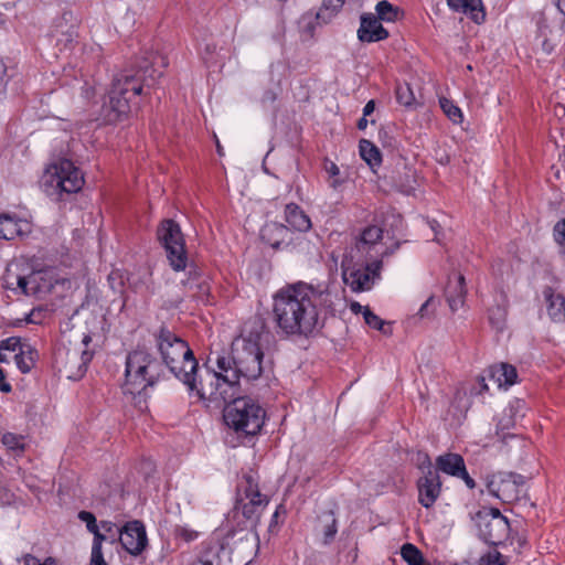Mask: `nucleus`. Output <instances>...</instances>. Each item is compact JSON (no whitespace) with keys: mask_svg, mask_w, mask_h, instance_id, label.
I'll use <instances>...</instances> for the list:
<instances>
[{"mask_svg":"<svg viewBox=\"0 0 565 565\" xmlns=\"http://www.w3.org/2000/svg\"><path fill=\"white\" fill-rule=\"evenodd\" d=\"M331 308V294L322 285L287 284L273 297L274 320L285 337L313 335L323 327Z\"/></svg>","mask_w":565,"mask_h":565,"instance_id":"1","label":"nucleus"},{"mask_svg":"<svg viewBox=\"0 0 565 565\" xmlns=\"http://www.w3.org/2000/svg\"><path fill=\"white\" fill-rule=\"evenodd\" d=\"M162 73L152 66H143L136 73L124 72L118 74L108 94V99L103 104L102 117L105 122L114 124L128 115L131 105L143 92V87H153Z\"/></svg>","mask_w":565,"mask_h":565,"instance_id":"2","label":"nucleus"},{"mask_svg":"<svg viewBox=\"0 0 565 565\" xmlns=\"http://www.w3.org/2000/svg\"><path fill=\"white\" fill-rule=\"evenodd\" d=\"M56 281L53 269H35L28 259L22 257L9 262L1 276L2 288L14 296L43 298L51 292Z\"/></svg>","mask_w":565,"mask_h":565,"instance_id":"3","label":"nucleus"},{"mask_svg":"<svg viewBox=\"0 0 565 565\" xmlns=\"http://www.w3.org/2000/svg\"><path fill=\"white\" fill-rule=\"evenodd\" d=\"M263 352L258 343L252 339L236 340L232 345L231 356H218L217 369L230 374L231 381L237 386L241 379L256 380L263 372Z\"/></svg>","mask_w":565,"mask_h":565,"instance_id":"4","label":"nucleus"},{"mask_svg":"<svg viewBox=\"0 0 565 565\" xmlns=\"http://www.w3.org/2000/svg\"><path fill=\"white\" fill-rule=\"evenodd\" d=\"M158 351L170 372L183 384L193 383L190 373L199 369L189 344L167 328L156 334Z\"/></svg>","mask_w":565,"mask_h":565,"instance_id":"5","label":"nucleus"},{"mask_svg":"<svg viewBox=\"0 0 565 565\" xmlns=\"http://www.w3.org/2000/svg\"><path fill=\"white\" fill-rule=\"evenodd\" d=\"M160 373L161 364L150 352L140 348L131 351L126 358L125 393H141L158 382Z\"/></svg>","mask_w":565,"mask_h":565,"instance_id":"6","label":"nucleus"},{"mask_svg":"<svg viewBox=\"0 0 565 565\" xmlns=\"http://www.w3.org/2000/svg\"><path fill=\"white\" fill-rule=\"evenodd\" d=\"M264 408L250 397L233 398L223 412L224 423L235 433L244 436L258 434L265 423Z\"/></svg>","mask_w":565,"mask_h":565,"instance_id":"7","label":"nucleus"},{"mask_svg":"<svg viewBox=\"0 0 565 565\" xmlns=\"http://www.w3.org/2000/svg\"><path fill=\"white\" fill-rule=\"evenodd\" d=\"M193 383L184 384L190 394H195L201 401L214 403L216 406L233 398L236 385L230 379V374L217 369L206 370L199 374L198 370L190 373Z\"/></svg>","mask_w":565,"mask_h":565,"instance_id":"8","label":"nucleus"},{"mask_svg":"<svg viewBox=\"0 0 565 565\" xmlns=\"http://www.w3.org/2000/svg\"><path fill=\"white\" fill-rule=\"evenodd\" d=\"M84 182L82 171L68 159H60L50 164L42 177L45 193L56 200L64 193H77Z\"/></svg>","mask_w":565,"mask_h":565,"instance_id":"9","label":"nucleus"},{"mask_svg":"<svg viewBox=\"0 0 565 565\" xmlns=\"http://www.w3.org/2000/svg\"><path fill=\"white\" fill-rule=\"evenodd\" d=\"M269 503L267 495L263 494L255 473H245L237 486L236 510H241L244 518L253 527Z\"/></svg>","mask_w":565,"mask_h":565,"instance_id":"10","label":"nucleus"},{"mask_svg":"<svg viewBox=\"0 0 565 565\" xmlns=\"http://www.w3.org/2000/svg\"><path fill=\"white\" fill-rule=\"evenodd\" d=\"M157 235L166 250L167 259L171 268L175 271L185 270L189 257L180 225L173 220H164L159 225Z\"/></svg>","mask_w":565,"mask_h":565,"instance_id":"11","label":"nucleus"},{"mask_svg":"<svg viewBox=\"0 0 565 565\" xmlns=\"http://www.w3.org/2000/svg\"><path fill=\"white\" fill-rule=\"evenodd\" d=\"M487 490L503 503H513L525 495V479L513 472H497L487 477Z\"/></svg>","mask_w":565,"mask_h":565,"instance_id":"12","label":"nucleus"},{"mask_svg":"<svg viewBox=\"0 0 565 565\" xmlns=\"http://www.w3.org/2000/svg\"><path fill=\"white\" fill-rule=\"evenodd\" d=\"M342 278L344 284L354 292L367 291L380 278L382 260L377 259L366 265L352 264L347 258L342 262Z\"/></svg>","mask_w":565,"mask_h":565,"instance_id":"13","label":"nucleus"},{"mask_svg":"<svg viewBox=\"0 0 565 565\" xmlns=\"http://www.w3.org/2000/svg\"><path fill=\"white\" fill-rule=\"evenodd\" d=\"M478 533L481 540L491 545L504 543L510 535V523L498 509L477 514Z\"/></svg>","mask_w":565,"mask_h":565,"instance_id":"14","label":"nucleus"},{"mask_svg":"<svg viewBox=\"0 0 565 565\" xmlns=\"http://www.w3.org/2000/svg\"><path fill=\"white\" fill-rule=\"evenodd\" d=\"M224 541L233 557L232 565H247L253 559L258 546L256 532L247 527L230 532Z\"/></svg>","mask_w":565,"mask_h":565,"instance_id":"15","label":"nucleus"},{"mask_svg":"<svg viewBox=\"0 0 565 565\" xmlns=\"http://www.w3.org/2000/svg\"><path fill=\"white\" fill-rule=\"evenodd\" d=\"M233 557L227 550L224 537L213 535L202 542L194 565H232Z\"/></svg>","mask_w":565,"mask_h":565,"instance_id":"16","label":"nucleus"},{"mask_svg":"<svg viewBox=\"0 0 565 565\" xmlns=\"http://www.w3.org/2000/svg\"><path fill=\"white\" fill-rule=\"evenodd\" d=\"M118 540L121 546L132 556L140 555L148 544L145 525L138 520L127 522L121 527Z\"/></svg>","mask_w":565,"mask_h":565,"instance_id":"17","label":"nucleus"},{"mask_svg":"<svg viewBox=\"0 0 565 565\" xmlns=\"http://www.w3.org/2000/svg\"><path fill=\"white\" fill-rule=\"evenodd\" d=\"M427 471L417 481L418 502L426 509L431 508L441 492V481L438 471L431 468L428 458Z\"/></svg>","mask_w":565,"mask_h":565,"instance_id":"18","label":"nucleus"},{"mask_svg":"<svg viewBox=\"0 0 565 565\" xmlns=\"http://www.w3.org/2000/svg\"><path fill=\"white\" fill-rule=\"evenodd\" d=\"M388 38V31L383 28L381 21L373 13L361 15L358 39L361 42L373 43Z\"/></svg>","mask_w":565,"mask_h":565,"instance_id":"19","label":"nucleus"},{"mask_svg":"<svg viewBox=\"0 0 565 565\" xmlns=\"http://www.w3.org/2000/svg\"><path fill=\"white\" fill-rule=\"evenodd\" d=\"M31 232V224L15 214L0 213V239L11 241Z\"/></svg>","mask_w":565,"mask_h":565,"instance_id":"20","label":"nucleus"},{"mask_svg":"<svg viewBox=\"0 0 565 565\" xmlns=\"http://www.w3.org/2000/svg\"><path fill=\"white\" fill-rule=\"evenodd\" d=\"M262 239L273 248H282L291 241L290 231L278 222H268L260 230Z\"/></svg>","mask_w":565,"mask_h":565,"instance_id":"21","label":"nucleus"},{"mask_svg":"<svg viewBox=\"0 0 565 565\" xmlns=\"http://www.w3.org/2000/svg\"><path fill=\"white\" fill-rule=\"evenodd\" d=\"M92 358L93 353L87 350H83L82 352L77 350L67 351L66 362L64 365V371L67 379H81L86 372L87 364L90 362Z\"/></svg>","mask_w":565,"mask_h":565,"instance_id":"22","label":"nucleus"},{"mask_svg":"<svg viewBox=\"0 0 565 565\" xmlns=\"http://www.w3.org/2000/svg\"><path fill=\"white\" fill-rule=\"evenodd\" d=\"M447 4L452 11L468 15L478 24L486 20V12L481 0H447Z\"/></svg>","mask_w":565,"mask_h":565,"instance_id":"23","label":"nucleus"},{"mask_svg":"<svg viewBox=\"0 0 565 565\" xmlns=\"http://www.w3.org/2000/svg\"><path fill=\"white\" fill-rule=\"evenodd\" d=\"M526 409V404L523 399H512L504 408L498 426L502 430L514 427L525 416Z\"/></svg>","mask_w":565,"mask_h":565,"instance_id":"24","label":"nucleus"},{"mask_svg":"<svg viewBox=\"0 0 565 565\" xmlns=\"http://www.w3.org/2000/svg\"><path fill=\"white\" fill-rule=\"evenodd\" d=\"M466 292V280L463 275L456 274L455 280H450L446 287L447 301L452 311H456L460 306H462Z\"/></svg>","mask_w":565,"mask_h":565,"instance_id":"25","label":"nucleus"},{"mask_svg":"<svg viewBox=\"0 0 565 565\" xmlns=\"http://www.w3.org/2000/svg\"><path fill=\"white\" fill-rule=\"evenodd\" d=\"M285 220L296 231L307 232L311 228L310 217L305 211L295 203H289L285 207Z\"/></svg>","mask_w":565,"mask_h":565,"instance_id":"26","label":"nucleus"},{"mask_svg":"<svg viewBox=\"0 0 565 565\" xmlns=\"http://www.w3.org/2000/svg\"><path fill=\"white\" fill-rule=\"evenodd\" d=\"M436 466L438 470L452 477L463 473V469L466 468L463 458L454 452L438 456L436 458Z\"/></svg>","mask_w":565,"mask_h":565,"instance_id":"27","label":"nucleus"},{"mask_svg":"<svg viewBox=\"0 0 565 565\" xmlns=\"http://www.w3.org/2000/svg\"><path fill=\"white\" fill-rule=\"evenodd\" d=\"M543 295L547 306V313L554 321H561L565 318V298L555 294L552 287H546Z\"/></svg>","mask_w":565,"mask_h":565,"instance_id":"28","label":"nucleus"},{"mask_svg":"<svg viewBox=\"0 0 565 565\" xmlns=\"http://www.w3.org/2000/svg\"><path fill=\"white\" fill-rule=\"evenodd\" d=\"M39 359L36 349L28 342H24L20 351L14 355L17 367L21 373L26 374L35 366Z\"/></svg>","mask_w":565,"mask_h":565,"instance_id":"29","label":"nucleus"},{"mask_svg":"<svg viewBox=\"0 0 565 565\" xmlns=\"http://www.w3.org/2000/svg\"><path fill=\"white\" fill-rule=\"evenodd\" d=\"M491 377L498 383L499 387H510L516 383V369L508 363H501L491 369Z\"/></svg>","mask_w":565,"mask_h":565,"instance_id":"30","label":"nucleus"},{"mask_svg":"<svg viewBox=\"0 0 565 565\" xmlns=\"http://www.w3.org/2000/svg\"><path fill=\"white\" fill-rule=\"evenodd\" d=\"M509 301L504 294L500 295V300L489 310V321L497 331H502L507 324Z\"/></svg>","mask_w":565,"mask_h":565,"instance_id":"31","label":"nucleus"},{"mask_svg":"<svg viewBox=\"0 0 565 565\" xmlns=\"http://www.w3.org/2000/svg\"><path fill=\"white\" fill-rule=\"evenodd\" d=\"M383 231L381 227L371 225L363 230L356 242V248L361 253H369L370 249L382 238Z\"/></svg>","mask_w":565,"mask_h":565,"instance_id":"32","label":"nucleus"},{"mask_svg":"<svg viewBox=\"0 0 565 565\" xmlns=\"http://www.w3.org/2000/svg\"><path fill=\"white\" fill-rule=\"evenodd\" d=\"M23 341L19 337H10L0 341V363H9L20 351Z\"/></svg>","mask_w":565,"mask_h":565,"instance_id":"33","label":"nucleus"},{"mask_svg":"<svg viewBox=\"0 0 565 565\" xmlns=\"http://www.w3.org/2000/svg\"><path fill=\"white\" fill-rule=\"evenodd\" d=\"M376 18L383 22H395L403 15L401 9L387 0L379 1L375 6Z\"/></svg>","mask_w":565,"mask_h":565,"instance_id":"34","label":"nucleus"},{"mask_svg":"<svg viewBox=\"0 0 565 565\" xmlns=\"http://www.w3.org/2000/svg\"><path fill=\"white\" fill-rule=\"evenodd\" d=\"M361 158L372 168L379 167L382 162L377 147L371 141L362 139L359 145Z\"/></svg>","mask_w":565,"mask_h":565,"instance_id":"35","label":"nucleus"},{"mask_svg":"<svg viewBox=\"0 0 565 565\" xmlns=\"http://www.w3.org/2000/svg\"><path fill=\"white\" fill-rule=\"evenodd\" d=\"M184 286L186 288V292L190 297L199 299L201 301L204 300L205 295H207L209 286L205 281L199 280L196 276L190 277Z\"/></svg>","mask_w":565,"mask_h":565,"instance_id":"36","label":"nucleus"},{"mask_svg":"<svg viewBox=\"0 0 565 565\" xmlns=\"http://www.w3.org/2000/svg\"><path fill=\"white\" fill-rule=\"evenodd\" d=\"M345 0H323L317 18L323 22H328L342 9Z\"/></svg>","mask_w":565,"mask_h":565,"instance_id":"37","label":"nucleus"},{"mask_svg":"<svg viewBox=\"0 0 565 565\" xmlns=\"http://www.w3.org/2000/svg\"><path fill=\"white\" fill-rule=\"evenodd\" d=\"M401 555L408 565H425L422 552L413 544L406 543L401 548Z\"/></svg>","mask_w":565,"mask_h":565,"instance_id":"38","label":"nucleus"},{"mask_svg":"<svg viewBox=\"0 0 565 565\" xmlns=\"http://www.w3.org/2000/svg\"><path fill=\"white\" fill-rule=\"evenodd\" d=\"M440 107L446 116L454 122L460 124L463 119L461 109L447 98H440Z\"/></svg>","mask_w":565,"mask_h":565,"instance_id":"39","label":"nucleus"},{"mask_svg":"<svg viewBox=\"0 0 565 565\" xmlns=\"http://www.w3.org/2000/svg\"><path fill=\"white\" fill-rule=\"evenodd\" d=\"M324 170L329 175L328 182L332 189L337 190L342 185L343 180L340 178V169L333 161L327 159L324 161Z\"/></svg>","mask_w":565,"mask_h":565,"instance_id":"40","label":"nucleus"},{"mask_svg":"<svg viewBox=\"0 0 565 565\" xmlns=\"http://www.w3.org/2000/svg\"><path fill=\"white\" fill-rule=\"evenodd\" d=\"M1 441L9 450L23 451L24 449V437L21 435L4 433Z\"/></svg>","mask_w":565,"mask_h":565,"instance_id":"41","label":"nucleus"},{"mask_svg":"<svg viewBox=\"0 0 565 565\" xmlns=\"http://www.w3.org/2000/svg\"><path fill=\"white\" fill-rule=\"evenodd\" d=\"M396 99L401 105L412 106L415 103L414 93L408 84L398 85L396 88Z\"/></svg>","mask_w":565,"mask_h":565,"instance_id":"42","label":"nucleus"},{"mask_svg":"<svg viewBox=\"0 0 565 565\" xmlns=\"http://www.w3.org/2000/svg\"><path fill=\"white\" fill-rule=\"evenodd\" d=\"M44 319V310L42 308H33L22 319H18L14 326L20 327L23 323L39 324Z\"/></svg>","mask_w":565,"mask_h":565,"instance_id":"43","label":"nucleus"},{"mask_svg":"<svg viewBox=\"0 0 565 565\" xmlns=\"http://www.w3.org/2000/svg\"><path fill=\"white\" fill-rule=\"evenodd\" d=\"M364 321L365 323L375 330H380L383 333H387V331L384 329L386 322L382 320L379 316H376L374 312L371 311V309H364Z\"/></svg>","mask_w":565,"mask_h":565,"instance_id":"44","label":"nucleus"},{"mask_svg":"<svg viewBox=\"0 0 565 565\" xmlns=\"http://www.w3.org/2000/svg\"><path fill=\"white\" fill-rule=\"evenodd\" d=\"M99 527L104 534L108 535V540L114 544L119 539L120 530L115 523L110 521H102Z\"/></svg>","mask_w":565,"mask_h":565,"instance_id":"45","label":"nucleus"},{"mask_svg":"<svg viewBox=\"0 0 565 565\" xmlns=\"http://www.w3.org/2000/svg\"><path fill=\"white\" fill-rule=\"evenodd\" d=\"M174 534L177 537H180L185 542H192L199 537V532L186 525L177 526L174 530Z\"/></svg>","mask_w":565,"mask_h":565,"instance_id":"46","label":"nucleus"},{"mask_svg":"<svg viewBox=\"0 0 565 565\" xmlns=\"http://www.w3.org/2000/svg\"><path fill=\"white\" fill-rule=\"evenodd\" d=\"M78 519L86 524L87 531L92 532L99 525H97L96 518L92 512L81 511L78 513Z\"/></svg>","mask_w":565,"mask_h":565,"instance_id":"47","label":"nucleus"},{"mask_svg":"<svg viewBox=\"0 0 565 565\" xmlns=\"http://www.w3.org/2000/svg\"><path fill=\"white\" fill-rule=\"evenodd\" d=\"M24 565H57V562L54 557H46L43 562L40 561L36 556L31 554H26L23 557Z\"/></svg>","mask_w":565,"mask_h":565,"instance_id":"48","label":"nucleus"},{"mask_svg":"<svg viewBox=\"0 0 565 565\" xmlns=\"http://www.w3.org/2000/svg\"><path fill=\"white\" fill-rule=\"evenodd\" d=\"M100 530L102 529L98 526L90 532L94 535L92 551H96V548L97 551H102L103 542L109 541L108 535L104 534Z\"/></svg>","mask_w":565,"mask_h":565,"instance_id":"49","label":"nucleus"},{"mask_svg":"<svg viewBox=\"0 0 565 565\" xmlns=\"http://www.w3.org/2000/svg\"><path fill=\"white\" fill-rule=\"evenodd\" d=\"M553 236L557 244H565V217L555 224Z\"/></svg>","mask_w":565,"mask_h":565,"instance_id":"50","label":"nucleus"},{"mask_svg":"<svg viewBox=\"0 0 565 565\" xmlns=\"http://www.w3.org/2000/svg\"><path fill=\"white\" fill-rule=\"evenodd\" d=\"M330 516H331V522L328 523L326 526H324V531H323V535H324V543H329L333 540V537L335 536L337 532H338V527H337V521L335 519L333 518V514L330 513Z\"/></svg>","mask_w":565,"mask_h":565,"instance_id":"51","label":"nucleus"},{"mask_svg":"<svg viewBox=\"0 0 565 565\" xmlns=\"http://www.w3.org/2000/svg\"><path fill=\"white\" fill-rule=\"evenodd\" d=\"M481 561L486 565H504L503 556L499 552H489Z\"/></svg>","mask_w":565,"mask_h":565,"instance_id":"52","label":"nucleus"},{"mask_svg":"<svg viewBox=\"0 0 565 565\" xmlns=\"http://www.w3.org/2000/svg\"><path fill=\"white\" fill-rule=\"evenodd\" d=\"M88 565H107L106 561L104 559L103 551H92Z\"/></svg>","mask_w":565,"mask_h":565,"instance_id":"53","label":"nucleus"},{"mask_svg":"<svg viewBox=\"0 0 565 565\" xmlns=\"http://www.w3.org/2000/svg\"><path fill=\"white\" fill-rule=\"evenodd\" d=\"M12 391V386L10 383L6 382L4 371L0 367V392L10 393Z\"/></svg>","mask_w":565,"mask_h":565,"instance_id":"54","label":"nucleus"},{"mask_svg":"<svg viewBox=\"0 0 565 565\" xmlns=\"http://www.w3.org/2000/svg\"><path fill=\"white\" fill-rule=\"evenodd\" d=\"M457 478L462 479L469 489H473L476 487L475 480L469 476L466 468L463 469V473H459Z\"/></svg>","mask_w":565,"mask_h":565,"instance_id":"55","label":"nucleus"},{"mask_svg":"<svg viewBox=\"0 0 565 565\" xmlns=\"http://www.w3.org/2000/svg\"><path fill=\"white\" fill-rule=\"evenodd\" d=\"M434 303V297H429L419 308L418 315L422 318L429 316L428 308Z\"/></svg>","mask_w":565,"mask_h":565,"instance_id":"56","label":"nucleus"},{"mask_svg":"<svg viewBox=\"0 0 565 565\" xmlns=\"http://www.w3.org/2000/svg\"><path fill=\"white\" fill-rule=\"evenodd\" d=\"M375 109V102L373 99L369 100L363 108V116H370Z\"/></svg>","mask_w":565,"mask_h":565,"instance_id":"57","label":"nucleus"},{"mask_svg":"<svg viewBox=\"0 0 565 565\" xmlns=\"http://www.w3.org/2000/svg\"><path fill=\"white\" fill-rule=\"evenodd\" d=\"M364 309H370L369 307H364L359 302H352L351 303V310L354 313H362L364 316Z\"/></svg>","mask_w":565,"mask_h":565,"instance_id":"58","label":"nucleus"},{"mask_svg":"<svg viewBox=\"0 0 565 565\" xmlns=\"http://www.w3.org/2000/svg\"><path fill=\"white\" fill-rule=\"evenodd\" d=\"M366 127H367V119H366V117H364V116H363V117H362V118H360V119H359V121H358V128H359L360 130H364Z\"/></svg>","mask_w":565,"mask_h":565,"instance_id":"59","label":"nucleus"},{"mask_svg":"<svg viewBox=\"0 0 565 565\" xmlns=\"http://www.w3.org/2000/svg\"><path fill=\"white\" fill-rule=\"evenodd\" d=\"M558 10L565 15V0H556Z\"/></svg>","mask_w":565,"mask_h":565,"instance_id":"60","label":"nucleus"},{"mask_svg":"<svg viewBox=\"0 0 565 565\" xmlns=\"http://www.w3.org/2000/svg\"><path fill=\"white\" fill-rule=\"evenodd\" d=\"M6 71H7L6 64L2 61V58L0 57V79H2V77L4 76Z\"/></svg>","mask_w":565,"mask_h":565,"instance_id":"61","label":"nucleus"},{"mask_svg":"<svg viewBox=\"0 0 565 565\" xmlns=\"http://www.w3.org/2000/svg\"><path fill=\"white\" fill-rule=\"evenodd\" d=\"M90 341H92L90 335L85 334V335L83 337L82 342H83V344H84V345H87Z\"/></svg>","mask_w":565,"mask_h":565,"instance_id":"62","label":"nucleus"},{"mask_svg":"<svg viewBox=\"0 0 565 565\" xmlns=\"http://www.w3.org/2000/svg\"><path fill=\"white\" fill-rule=\"evenodd\" d=\"M278 513H279L278 510H276L275 513L273 514L270 526H273V524L276 522Z\"/></svg>","mask_w":565,"mask_h":565,"instance_id":"63","label":"nucleus"},{"mask_svg":"<svg viewBox=\"0 0 565 565\" xmlns=\"http://www.w3.org/2000/svg\"><path fill=\"white\" fill-rule=\"evenodd\" d=\"M216 148H217V153H218L220 156H223V148H222V146L220 145V142H218V141L216 142Z\"/></svg>","mask_w":565,"mask_h":565,"instance_id":"64","label":"nucleus"}]
</instances>
